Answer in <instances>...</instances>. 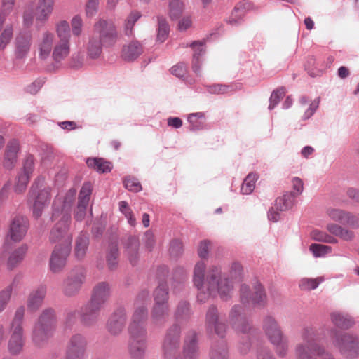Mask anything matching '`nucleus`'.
<instances>
[{"label": "nucleus", "instance_id": "obj_50", "mask_svg": "<svg viewBox=\"0 0 359 359\" xmlns=\"http://www.w3.org/2000/svg\"><path fill=\"white\" fill-rule=\"evenodd\" d=\"M210 359H228V351L226 345L222 342L215 346L210 352Z\"/></svg>", "mask_w": 359, "mask_h": 359}, {"label": "nucleus", "instance_id": "obj_14", "mask_svg": "<svg viewBox=\"0 0 359 359\" xmlns=\"http://www.w3.org/2000/svg\"><path fill=\"white\" fill-rule=\"evenodd\" d=\"M128 353L132 359H144L147 347V332L129 333Z\"/></svg>", "mask_w": 359, "mask_h": 359}, {"label": "nucleus", "instance_id": "obj_25", "mask_svg": "<svg viewBox=\"0 0 359 359\" xmlns=\"http://www.w3.org/2000/svg\"><path fill=\"white\" fill-rule=\"evenodd\" d=\"M55 0H39L35 8L36 22L45 23L53 13Z\"/></svg>", "mask_w": 359, "mask_h": 359}, {"label": "nucleus", "instance_id": "obj_44", "mask_svg": "<svg viewBox=\"0 0 359 359\" xmlns=\"http://www.w3.org/2000/svg\"><path fill=\"white\" fill-rule=\"evenodd\" d=\"M275 349L276 355L280 358H285L289 353V341L285 336L276 342L271 343Z\"/></svg>", "mask_w": 359, "mask_h": 359}, {"label": "nucleus", "instance_id": "obj_26", "mask_svg": "<svg viewBox=\"0 0 359 359\" xmlns=\"http://www.w3.org/2000/svg\"><path fill=\"white\" fill-rule=\"evenodd\" d=\"M110 294L111 290L109 285L105 282L99 283L93 289L90 302L102 308L109 299Z\"/></svg>", "mask_w": 359, "mask_h": 359}, {"label": "nucleus", "instance_id": "obj_17", "mask_svg": "<svg viewBox=\"0 0 359 359\" xmlns=\"http://www.w3.org/2000/svg\"><path fill=\"white\" fill-rule=\"evenodd\" d=\"M70 251L71 247L68 245L67 247L55 246L49 260V268L53 273H57L64 269Z\"/></svg>", "mask_w": 359, "mask_h": 359}, {"label": "nucleus", "instance_id": "obj_42", "mask_svg": "<svg viewBox=\"0 0 359 359\" xmlns=\"http://www.w3.org/2000/svg\"><path fill=\"white\" fill-rule=\"evenodd\" d=\"M250 7V3L242 2L236 6L232 12L231 16L229 20V22L232 25H236L242 19L245 13V11Z\"/></svg>", "mask_w": 359, "mask_h": 359}, {"label": "nucleus", "instance_id": "obj_55", "mask_svg": "<svg viewBox=\"0 0 359 359\" xmlns=\"http://www.w3.org/2000/svg\"><path fill=\"white\" fill-rule=\"evenodd\" d=\"M311 238L319 242H325L327 243H337V240L333 236L327 234L325 232L319 230H313L311 233Z\"/></svg>", "mask_w": 359, "mask_h": 359}, {"label": "nucleus", "instance_id": "obj_34", "mask_svg": "<svg viewBox=\"0 0 359 359\" xmlns=\"http://www.w3.org/2000/svg\"><path fill=\"white\" fill-rule=\"evenodd\" d=\"M27 251V246L22 245L13 250L8 257L7 266L10 270H13L18 266L23 260Z\"/></svg>", "mask_w": 359, "mask_h": 359}, {"label": "nucleus", "instance_id": "obj_6", "mask_svg": "<svg viewBox=\"0 0 359 359\" xmlns=\"http://www.w3.org/2000/svg\"><path fill=\"white\" fill-rule=\"evenodd\" d=\"M51 220L55 222L54 226L50 233V240L53 243H59L57 245L61 247H71L72 237L68 233L70 219H68V215L58 216L57 218L53 217L52 214Z\"/></svg>", "mask_w": 359, "mask_h": 359}, {"label": "nucleus", "instance_id": "obj_46", "mask_svg": "<svg viewBox=\"0 0 359 359\" xmlns=\"http://www.w3.org/2000/svg\"><path fill=\"white\" fill-rule=\"evenodd\" d=\"M257 180V177L255 174H253V173L248 174V176L244 180L243 183L241 185V192L243 194H251L255 187V182H256Z\"/></svg>", "mask_w": 359, "mask_h": 359}, {"label": "nucleus", "instance_id": "obj_8", "mask_svg": "<svg viewBox=\"0 0 359 359\" xmlns=\"http://www.w3.org/2000/svg\"><path fill=\"white\" fill-rule=\"evenodd\" d=\"M50 187H42L39 182H34L29 192V201H33V215L36 218L41 217L45 207L50 201Z\"/></svg>", "mask_w": 359, "mask_h": 359}, {"label": "nucleus", "instance_id": "obj_53", "mask_svg": "<svg viewBox=\"0 0 359 359\" xmlns=\"http://www.w3.org/2000/svg\"><path fill=\"white\" fill-rule=\"evenodd\" d=\"M13 29L11 25H7L0 34V50L5 49L13 38Z\"/></svg>", "mask_w": 359, "mask_h": 359}, {"label": "nucleus", "instance_id": "obj_1", "mask_svg": "<svg viewBox=\"0 0 359 359\" xmlns=\"http://www.w3.org/2000/svg\"><path fill=\"white\" fill-rule=\"evenodd\" d=\"M206 264L198 262L194 268L193 283L198 290L197 298L201 302H206L210 297L219 294L223 300L231 297L233 286L231 281L224 276L220 267L210 266L205 277Z\"/></svg>", "mask_w": 359, "mask_h": 359}, {"label": "nucleus", "instance_id": "obj_7", "mask_svg": "<svg viewBox=\"0 0 359 359\" xmlns=\"http://www.w3.org/2000/svg\"><path fill=\"white\" fill-rule=\"evenodd\" d=\"M147 297V292H143L137 297L135 302V309L128 327L129 333L142 332V331L147 332L145 322L148 317V311L144 301Z\"/></svg>", "mask_w": 359, "mask_h": 359}, {"label": "nucleus", "instance_id": "obj_63", "mask_svg": "<svg viewBox=\"0 0 359 359\" xmlns=\"http://www.w3.org/2000/svg\"><path fill=\"white\" fill-rule=\"evenodd\" d=\"M182 243L179 240H173L171 241L169 248V252L172 257H177L182 254Z\"/></svg>", "mask_w": 359, "mask_h": 359}, {"label": "nucleus", "instance_id": "obj_23", "mask_svg": "<svg viewBox=\"0 0 359 359\" xmlns=\"http://www.w3.org/2000/svg\"><path fill=\"white\" fill-rule=\"evenodd\" d=\"M242 311L241 306H234L230 312V321L238 334H248L252 330L251 323L245 318L241 316Z\"/></svg>", "mask_w": 359, "mask_h": 359}, {"label": "nucleus", "instance_id": "obj_28", "mask_svg": "<svg viewBox=\"0 0 359 359\" xmlns=\"http://www.w3.org/2000/svg\"><path fill=\"white\" fill-rule=\"evenodd\" d=\"M101 307L89 302L81 308V320L86 325L95 324L99 318V311Z\"/></svg>", "mask_w": 359, "mask_h": 359}, {"label": "nucleus", "instance_id": "obj_24", "mask_svg": "<svg viewBox=\"0 0 359 359\" xmlns=\"http://www.w3.org/2000/svg\"><path fill=\"white\" fill-rule=\"evenodd\" d=\"M32 43L30 34H18L15 39L14 54L17 59H22L28 55Z\"/></svg>", "mask_w": 359, "mask_h": 359}, {"label": "nucleus", "instance_id": "obj_47", "mask_svg": "<svg viewBox=\"0 0 359 359\" xmlns=\"http://www.w3.org/2000/svg\"><path fill=\"white\" fill-rule=\"evenodd\" d=\"M15 281V279L13 280L11 285H8L5 289L0 291V313L6 309L11 299Z\"/></svg>", "mask_w": 359, "mask_h": 359}, {"label": "nucleus", "instance_id": "obj_60", "mask_svg": "<svg viewBox=\"0 0 359 359\" xmlns=\"http://www.w3.org/2000/svg\"><path fill=\"white\" fill-rule=\"evenodd\" d=\"M286 90L285 88H280L274 90L270 97V104L269 109H273L280 102V100L285 95Z\"/></svg>", "mask_w": 359, "mask_h": 359}, {"label": "nucleus", "instance_id": "obj_57", "mask_svg": "<svg viewBox=\"0 0 359 359\" xmlns=\"http://www.w3.org/2000/svg\"><path fill=\"white\" fill-rule=\"evenodd\" d=\"M309 250L314 257H319L331 252L332 248L328 245L313 243L310 245Z\"/></svg>", "mask_w": 359, "mask_h": 359}, {"label": "nucleus", "instance_id": "obj_38", "mask_svg": "<svg viewBox=\"0 0 359 359\" xmlns=\"http://www.w3.org/2000/svg\"><path fill=\"white\" fill-rule=\"evenodd\" d=\"M332 323L338 327L348 329L354 324L353 320L348 316L338 312H333L330 315Z\"/></svg>", "mask_w": 359, "mask_h": 359}, {"label": "nucleus", "instance_id": "obj_16", "mask_svg": "<svg viewBox=\"0 0 359 359\" xmlns=\"http://www.w3.org/2000/svg\"><path fill=\"white\" fill-rule=\"evenodd\" d=\"M76 191L74 189H69L63 197L56 198L53 203V213L54 218H57L58 216L68 215V219H71V209L74 201L75 200Z\"/></svg>", "mask_w": 359, "mask_h": 359}, {"label": "nucleus", "instance_id": "obj_15", "mask_svg": "<svg viewBox=\"0 0 359 359\" xmlns=\"http://www.w3.org/2000/svg\"><path fill=\"white\" fill-rule=\"evenodd\" d=\"M180 327L177 325L170 327L163 343V351L165 358L174 356L180 347Z\"/></svg>", "mask_w": 359, "mask_h": 359}, {"label": "nucleus", "instance_id": "obj_58", "mask_svg": "<svg viewBox=\"0 0 359 359\" xmlns=\"http://www.w3.org/2000/svg\"><path fill=\"white\" fill-rule=\"evenodd\" d=\"M118 250L116 245L111 248L109 252L107 255V266L110 270L116 269L118 264Z\"/></svg>", "mask_w": 359, "mask_h": 359}, {"label": "nucleus", "instance_id": "obj_56", "mask_svg": "<svg viewBox=\"0 0 359 359\" xmlns=\"http://www.w3.org/2000/svg\"><path fill=\"white\" fill-rule=\"evenodd\" d=\"M326 213L332 220L344 224L347 211L338 208H328Z\"/></svg>", "mask_w": 359, "mask_h": 359}, {"label": "nucleus", "instance_id": "obj_22", "mask_svg": "<svg viewBox=\"0 0 359 359\" xmlns=\"http://www.w3.org/2000/svg\"><path fill=\"white\" fill-rule=\"evenodd\" d=\"M206 326L210 332H214L219 337H224L226 326L219 320L217 309L215 306L209 307L206 313Z\"/></svg>", "mask_w": 359, "mask_h": 359}, {"label": "nucleus", "instance_id": "obj_9", "mask_svg": "<svg viewBox=\"0 0 359 359\" xmlns=\"http://www.w3.org/2000/svg\"><path fill=\"white\" fill-rule=\"evenodd\" d=\"M55 32L58 41L55 43L54 56L57 58L67 57L70 53L71 31L67 20H60L55 24Z\"/></svg>", "mask_w": 359, "mask_h": 359}, {"label": "nucleus", "instance_id": "obj_13", "mask_svg": "<svg viewBox=\"0 0 359 359\" xmlns=\"http://www.w3.org/2000/svg\"><path fill=\"white\" fill-rule=\"evenodd\" d=\"M86 273L83 268H75L68 274L63 283L65 296L73 297L81 290L85 281Z\"/></svg>", "mask_w": 359, "mask_h": 359}, {"label": "nucleus", "instance_id": "obj_12", "mask_svg": "<svg viewBox=\"0 0 359 359\" xmlns=\"http://www.w3.org/2000/svg\"><path fill=\"white\" fill-rule=\"evenodd\" d=\"M254 292H251L250 287L243 284L240 288L241 301L244 304H252L254 306H262L266 302V294L264 289L259 283L254 285Z\"/></svg>", "mask_w": 359, "mask_h": 359}, {"label": "nucleus", "instance_id": "obj_33", "mask_svg": "<svg viewBox=\"0 0 359 359\" xmlns=\"http://www.w3.org/2000/svg\"><path fill=\"white\" fill-rule=\"evenodd\" d=\"M184 355L186 359H196L198 355V348L195 332H192L186 340L184 346Z\"/></svg>", "mask_w": 359, "mask_h": 359}, {"label": "nucleus", "instance_id": "obj_5", "mask_svg": "<svg viewBox=\"0 0 359 359\" xmlns=\"http://www.w3.org/2000/svg\"><path fill=\"white\" fill-rule=\"evenodd\" d=\"M332 343L340 354L346 359H355L359 356V338L350 333H342L334 329L330 330Z\"/></svg>", "mask_w": 359, "mask_h": 359}, {"label": "nucleus", "instance_id": "obj_48", "mask_svg": "<svg viewBox=\"0 0 359 359\" xmlns=\"http://www.w3.org/2000/svg\"><path fill=\"white\" fill-rule=\"evenodd\" d=\"M92 193V185L90 182H85L79 192V205H88L90 201V196Z\"/></svg>", "mask_w": 359, "mask_h": 359}, {"label": "nucleus", "instance_id": "obj_29", "mask_svg": "<svg viewBox=\"0 0 359 359\" xmlns=\"http://www.w3.org/2000/svg\"><path fill=\"white\" fill-rule=\"evenodd\" d=\"M170 309L168 304H154L151 310L152 323L157 325H163L168 320Z\"/></svg>", "mask_w": 359, "mask_h": 359}, {"label": "nucleus", "instance_id": "obj_32", "mask_svg": "<svg viewBox=\"0 0 359 359\" xmlns=\"http://www.w3.org/2000/svg\"><path fill=\"white\" fill-rule=\"evenodd\" d=\"M89 245V238L86 233L81 232L76 239L74 255L77 259H83Z\"/></svg>", "mask_w": 359, "mask_h": 359}, {"label": "nucleus", "instance_id": "obj_36", "mask_svg": "<svg viewBox=\"0 0 359 359\" xmlns=\"http://www.w3.org/2000/svg\"><path fill=\"white\" fill-rule=\"evenodd\" d=\"M104 43L98 39L97 36L92 35L87 44L88 55L92 58H97L102 53Z\"/></svg>", "mask_w": 359, "mask_h": 359}, {"label": "nucleus", "instance_id": "obj_54", "mask_svg": "<svg viewBox=\"0 0 359 359\" xmlns=\"http://www.w3.org/2000/svg\"><path fill=\"white\" fill-rule=\"evenodd\" d=\"M30 177L27 174L20 172L17 177L16 182L14 186V191L17 194H22L27 188Z\"/></svg>", "mask_w": 359, "mask_h": 359}, {"label": "nucleus", "instance_id": "obj_43", "mask_svg": "<svg viewBox=\"0 0 359 359\" xmlns=\"http://www.w3.org/2000/svg\"><path fill=\"white\" fill-rule=\"evenodd\" d=\"M170 32V27L165 18L158 17L157 40L163 42L168 38Z\"/></svg>", "mask_w": 359, "mask_h": 359}, {"label": "nucleus", "instance_id": "obj_40", "mask_svg": "<svg viewBox=\"0 0 359 359\" xmlns=\"http://www.w3.org/2000/svg\"><path fill=\"white\" fill-rule=\"evenodd\" d=\"M86 163L88 167L101 173L109 172L112 169L111 163L103 158H88Z\"/></svg>", "mask_w": 359, "mask_h": 359}, {"label": "nucleus", "instance_id": "obj_21", "mask_svg": "<svg viewBox=\"0 0 359 359\" xmlns=\"http://www.w3.org/2000/svg\"><path fill=\"white\" fill-rule=\"evenodd\" d=\"M262 330L270 343L276 342L285 337L278 323L271 316H266L264 318Z\"/></svg>", "mask_w": 359, "mask_h": 359}, {"label": "nucleus", "instance_id": "obj_45", "mask_svg": "<svg viewBox=\"0 0 359 359\" xmlns=\"http://www.w3.org/2000/svg\"><path fill=\"white\" fill-rule=\"evenodd\" d=\"M140 17V13L137 11H133L128 15L124 25V31L126 35H132L133 26Z\"/></svg>", "mask_w": 359, "mask_h": 359}, {"label": "nucleus", "instance_id": "obj_2", "mask_svg": "<svg viewBox=\"0 0 359 359\" xmlns=\"http://www.w3.org/2000/svg\"><path fill=\"white\" fill-rule=\"evenodd\" d=\"M314 332L312 328L306 327L302 332V342L294 347L296 359H335L326 352L324 348L318 345L313 340Z\"/></svg>", "mask_w": 359, "mask_h": 359}, {"label": "nucleus", "instance_id": "obj_39", "mask_svg": "<svg viewBox=\"0 0 359 359\" xmlns=\"http://www.w3.org/2000/svg\"><path fill=\"white\" fill-rule=\"evenodd\" d=\"M295 194L287 192L283 196L278 197L275 201V207L280 211H285L290 209L294 202Z\"/></svg>", "mask_w": 359, "mask_h": 359}, {"label": "nucleus", "instance_id": "obj_20", "mask_svg": "<svg viewBox=\"0 0 359 359\" xmlns=\"http://www.w3.org/2000/svg\"><path fill=\"white\" fill-rule=\"evenodd\" d=\"M127 320V313L124 308L117 309L109 317L107 329L112 335L119 334L126 326Z\"/></svg>", "mask_w": 359, "mask_h": 359}, {"label": "nucleus", "instance_id": "obj_30", "mask_svg": "<svg viewBox=\"0 0 359 359\" xmlns=\"http://www.w3.org/2000/svg\"><path fill=\"white\" fill-rule=\"evenodd\" d=\"M19 151V144L16 140L9 142L6 146L4 160V166L6 169H12L16 161Z\"/></svg>", "mask_w": 359, "mask_h": 359}, {"label": "nucleus", "instance_id": "obj_37", "mask_svg": "<svg viewBox=\"0 0 359 359\" xmlns=\"http://www.w3.org/2000/svg\"><path fill=\"white\" fill-rule=\"evenodd\" d=\"M190 46L194 50L193 55V70L196 74L200 72V56L205 53L204 43L202 41H194Z\"/></svg>", "mask_w": 359, "mask_h": 359}, {"label": "nucleus", "instance_id": "obj_18", "mask_svg": "<svg viewBox=\"0 0 359 359\" xmlns=\"http://www.w3.org/2000/svg\"><path fill=\"white\" fill-rule=\"evenodd\" d=\"M87 342L81 334H74L69 340L67 348V359H84L86 355Z\"/></svg>", "mask_w": 359, "mask_h": 359}, {"label": "nucleus", "instance_id": "obj_52", "mask_svg": "<svg viewBox=\"0 0 359 359\" xmlns=\"http://www.w3.org/2000/svg\"><path fill=\"white\" fill-rule=\"evenodd\" d=\"M323 280V278L320 277L316 278H304L301 279L299 286L302 290H311L317 288Z\"/></svg>", "mask_w": 359, "mask_h": 359}, {"label": "nucleus", "instance_id": "obj_51", "mask_svg": "<svg viewBox=\"0 0 359 359\" xmlns=\"http://www.w3.org/2000/svg\"><path fill=\"white\" fill-rule=\"evenodd\" d=\"M183 4L180 0H170L169 5V15L172 20L180 17L183 11Z\"/></svg>", "mask_w": 359, "mask_h": 359}, {"label": "nucleus", "instance_id": "obj_62", "mask_svg": "<svg viewBox=\"0 0 359 359\" xmlns=\"http://www.w3.org/2000/svg\"><path fill=\"white\" fill-rule=\"evenodd\" d=\"M72 30L74 36H79L82 33L83 20L81 16L75 15L71 20Z\"/></svg>", "mask_w": 359, "mask_h": 359}, {"label": "nucleus", "instance_id": "obj_41", "mask_svg": "<svg viewBox=\"0 0 359 359\" xmlns=\"http://www.w3.org/2000/svg\"><path fill=\"white\" fill-rule=\"evenodd\" d=\"M154 304H168V287L166 283H160L154 292Z\"/></svg>", "mask_w": 359, "mask_h": 359}, {"label": "nucleus", "instance_id": "obj_27", "mask_svg": "<svg viewBox=\"0 0 359 359\" xmlns=\"http://www.w3.org/2000/svg\"><path fill=\"white\" fill-rule=\"evenodd\" d=\"M46 291L47 289L45 285H40L30 292L27 303L29 311H36L42 306Z\"/></svg>", "mask_w": 359, "mask_h": 359}, {"label": "nucleus", "instance_id": "obj_3", "mask_svg": "<svg viewBox=\"0 0 359 359\" xmlns=\"http://www.w3.org/2000/svg\"><path fill=\"white\" fill-rule=\"evenodd\" d=\"M56 318L52 309H44L39 316L32 330V340L41 346L47 341L55 329Z\"/></svg>", "mask_w": 359, "mask_h": 359}, {"label": "nucleus", "instance_id": "obj_10", "mask_svg": "<svg viewBox=\"0 0 359 359\" xmlns=\"http://www.w3.org/2000/svg\"><path fill=\"white\" fill-rule=\"evenodd\" d=\"M93 35L104 43L105 47L114 46L118 39V32L114 23L111 20L99 19L93 26Z\"/></svg>", "mask_w": 359, "mask_h": 359}, {"label": "nucleus", "instance_id": "obj_61", "mask_svg": "<svg viewBox=\"0 0 359 359\" xmlns=\"http://www.w3.org/2000/svg\"><path fill=\"white\" fill-rule=\"evenodd\" d=\"M124 186L130 191L139 192L142 190V186L138 180L134 177H127L125 178Z\"/></svg>", "mask_w": 359, "mask_h": 359}, {"label": "nucleus", "instance_id": "obj_49", "mask_svg": "<svg viewBox=\"0 0 359 359\" xmlns=\"http://www.w3.org/2000/svg\"><path fill=\"white\" fill-rule=\"evenodd\" d=\"M204 114L202 112L193 113L189 115L188 121L190 124V130L195 131L203 128L204 123L198 121V118H203Z\"/></svg>", "mask_w": 359, "mask_h": 359}, {"label": "nucleus", "instance_id": "obj_11", "mask_svg": "<svg viewBox=\"0 0 359 359\" xmlns=\"http://www.w3.org/2000/svg\"><path fill=\"white\" fill-rule=\"evenodd\" d=\"M56 43L57 41L54 33L49 30L43 31L36 41L39 59L46 60L52 57L53 60L56 62L64 60L66 57L57 58L54 56Z\"/></svg>", "mask_w": 359, "mask_h": 359}, {"label": "nucleus", "instance_id": "obj_19", "mask_svg": "<svg viewBox=\"0 0 359 359\" xmlns=\"http://www.w3.org/2000/svg\"><path fill=\"white\" fill-rule=\"evenodd\" d=\"M28 229L27 218L21 215L15 216L11 222L7 236L13 242H20L25 236Z\"/></svg>", "mask_w": 359, "mask_h": 359}, {"label": "nucleus", "instance_id": "obj_31", "mask_svg": "<svg viewBox=\"0 0 359 359\" xmlns=\"http://www.w3.org/2000/svg\"><path fill=\"white\" fill-rule=\"evenodd\" d=\"M142 53V47L138 41H133L123 46L122 57L126 61H133Z\"/></svg>", "mask_w": 359, "mask_h": 359}, {"label": "nucleus", "instance_id": "obj_35", "mask_svg": "<svg viewBox=\"0 0 359 359\" xmlns=\"http://www.w3.org/2000/svg\"><path fill=\"white\" fill-rule=\"evenodd\" d=\"M327 229L330 233L338 236L346 241H351L355 237L353 231L336 224H328Z\"/></svg>", "mask_w": 359, "mask_h": 359}, {"label": "nucleus", "instance_id": "obj_59", "mask_svg": "<svg viewBox=\"0 0 359 359\" xmlns=\"http://www.w3.org/2000/svg\"><path fill=\"white\" fill-rule=\"evenodd\" d=\"M119 210L125 215L127 218L128 223L131 226H135L136 224V219L134 217L133 212L126 201H122L119 202Z\"/></svg>", "mask_w": 359, "mask_h": 359}, {"label": "nucleus", "instance_id": "obj_64", "mask_svg": "<svg viewBox=\"0 0 359 359\" xmlns=\"http://www.w3.org/2000/svg\"><path fill=\"white\" fill-rule=\"evenodd\" d=\"M175 314L177 318H184L189 316L190 314L189 303L185 301L180 302Z\"/></svg>", "mask_w": 359, "mask_h": 359}, {"label": "nucleus", "instance_id": "obj_4", "mask_svg": "<svg viewBox=\"0 0 359 359\" xmlns=\"http://www.w3.org/2000/svg\"><path fill=\"white\" fill-rule=\"evenodd\" d=\"M25 309L21 306L18 307L14 314L10 326V337L8 342V349L11 354L18 355L22 351L25 345L23 322Z\"/></svg>", "mask_w": 359, "mask_h": 359}]
</instances>
